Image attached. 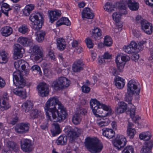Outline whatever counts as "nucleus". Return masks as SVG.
<instances>
[{
	"label": "nucleus",
	"instance_id": "13d9d810",
	"mask_svg": "<svg viewBox=\"0 0 153 153\" xmlns=\"http://www.w3.org/2000/svg\"><path fill=\"white\" fill-rule=\"evenodd\" d=\"M32 55L34 56L33 58L34 60L36 61H37L42 58L43 56V53L42 52L36 54H33Z\"/></svg>",
	"mask_w": 153,
	"mask_h": 153
},
{
	"label": "nucleus",
	"instance_id": "c03bdc74",
	"mask_svg": "<svg viewBox=\"0 0 153 153\" xmlns=\"http://www.w3.org/2000/svg\"><path fill=\"white\" fill-rule=\"evenodd\" d=\"M41 47H39L38 45H34L30 48L32 55L42 52L41 50Z\"/></svg>",
	"mask_w": 153,
	"mask_h": 153
},
{
	"label": "nucleus",
	"instance_id": "052dcab7",
	"mask_svg": "<svg viewBox=\"0 0 153 153\" xmlns=\"http://www.w3.org/2000/svg\"><path fill=\"white\" fill-rule=\"evenodd\" d=\"M31 69L33 71H36L39 75H41L42 72L41 71L40 67L37 65H35L33 66L31 68Z\"/></svg>",
	"mask_w": 153,
	"mask_h": 153
},
{
	"label": "nucleus",
	"instance_id": "58836bf2",
	"mask_svg": "<svg viewBox=\"0 0 153 153\" xmlns=\"http://www.w3.org/2000/svg\"><path fill=\"white\" fill-rule=\"evenodd\" d=\"M34 8V5L33 4H29L26 5L24 10L23 14L26 16H28Z\"/></svg>",
	"mask_w": 153,
	"mask_h": 153
},
{
	"label": "nucleus",
	"instance_id": "f3484780",
	"mask_svg": "<svg viewBox=\"0 0 153 153\" xmlns=\"http://www.w3.org/2000/svg\"><path fill=\"white\" fill-rule=\"evenodd\" d=\"M29 117L30 119H33L39 118L41 120L45 118L43 112L37 109H33L31 111Z\"/></svg>",
	"mask_w": 153,
	"mask_h": 153
},
{
	"label": "nucleus",
	"instance_id": "5fc2aeb1",
	"mask_svg": "<svg viewBox=\"0 0 153 153\" xmlns=\"http://www.w3.org/2000/svg\"><path fill=\"white\" fill-rule=\"evenodd\" d=\"M85 42L87 45V47L89 48H93L94 44L92 41L91 39L89 38H87L85 40Z\"/></svg>",
	"mask_w": 153,
	"mask_h": 153
},
{
	"label": "nucleus",
	"instance_id": "a19ab883",
	"mask_svg": "<svg viewBox=\"0 0 153 153\" xmlns=\"http://www.w3.org/2000/svg\"><path fill=\"white\" fill-rule=\"evenodd\" d=\"M1 8L2 12L7 16H8V12L11 10L9 5L6 3H4L2 4Z\"/></svg>",
	"mask_w": 153,
	"mask_h": 153
},
{
	"label": "nucleus",
	"instance_id": "f03ea898",
	"mask_svg": "<svg viewBox=\"0 0 153 153\" xmlns=\"http://www.w3.org/2000/svg\"><path fill=\"white\" fill-rule=\"evenodd\" d=\"M22 61L24 62V60L21 59L14 63L15 67L17 71L14 72L13 74V83L17 88L14 89L13 91L15 94L19 96H22L25 93L24 91L19 89V88H22L24 87L25 84V80L19 70Z\"/></svg>",
	"mask_w": 153,
	"mask_h": 153
},
{
	"label": "nucleus",
	"instance_id": "a18cd8bd",
	"mask_svg": "<svg viewBox=\"0 0 153 153\" xmlns=\"http://www.w3.org/2000/svg\"><path fill=\"white\" fill-rule=\"evenodd\" d=\"M104 9L108 12H111L115 9V5L109 2L107 3L104 7Z\"/></svg>",
	"mask_w": 153,
	"mask_h": 153
},
{
	"label": "nucleus",
	"instance_id": "b1692460",
	"mask_svg": "<svg viewBox=\"0 0 153 153\" xmlns=\"http://www.w3.org/2000/svg\"><path fill=\"white\" fill-rule=\"evenodd\" d=\"M18 41L20 44L25 46L31 45L33 43V40L32 39L22 37H19Z\"/></svg>",
	"mask_w": 153,
	"mask_h": 153
},
{
	"label": "nucleus",
	"instance_id": "423d86ee",
	"mask_svg": "<svg viewBox=\"0 0 153 153\" xmlns=\"http://www.w3.org/2000/svg\"><path fill=\"white\" fill-rule=\"evenodd\" d=\"M140 87L139 83L134 80L129 81L127 84V93L130 95L135 94H138L140 91Z\"/></svg>",
	"mask_w": 153,
	"mask_h": 153
},
{
	"label": "nucleus",
	"instance_id": "7c9ffc66",
	"mask_svg": "<svg viewBox=\"0 0 153 153\" xmlns=\"http://www.w3.org/2000/svg\"><path fill=\"white\" fill-rule=\"evenodd\" d=\"M12 32V28L9 26H4L0 30V32L1 35L5 37L9 36L11 34Z\"/></svg>",
	"mask_w": 153,
	"mask_h": 153
},
{
	"label": "nucleus",
	"instance_id": "39448f33",
	"mask_svg": "<svg viewBox=\"0 0 153 153\" xmlns=\"http://www.w3.org/2000/svg\"><path fill=\"white\" fill-rule=\"evenodd\" d=\"M70 83V81L68 78L61 76L53 81L52 86L56 90H60L68 87Z\"/></svg>",
	"mask_w": 153,
	"mask_h": 153
},
{
	"label": "nucleus",
	"instance_id": "603ef678",
	"mask_svg": "<svg viewBox=\"0 0 153 153\" xmlns=\"http://www.w3.org/2000/svg\"><path fill=\"white\" fill-rule=\"evenodd\" d=\"M127 134L129 137L130 138H132L134 137L136 133V131L134 128L127 129Z\"/></svg>",
	"mask_w": 153,
	"mask_h": 153
},
{
	"label": "nucleus",
	"instance_id": "412c9836",
	"mask_svg": "<svg viewBox=\"0 0 153 153\" xmlns=\"http://www.w3.org/2000/svg\"><path fill=\"white\" fill-rule=\"evenodd\" d=\"M5 148H6L9 150L15 151L18 149L17 144L13 141L10 140L7 138L4 139V141Z\"/></svg>",
	"mask_w": 153,
	"mask_h": 153
},
{
	"label": "nucleus",
	"instance_id": "473e14b6",
	"mask_svg": "<svg viewBox=\"0 0 153 153\" xmlns=\"http://www.w3.org/2000/svg\"><path fill=\"white\" fill-rule=\"evenodd\" d=\"M127 3L128 7L131 10L136 11L138 9L139 4L134 0H128Z\"/></svg>",
	"mask_w": 153,
	"mask_h": 153
},
{
	"label": "nucleus",
	"instance_id": "de8ad7c7",
	"mask_svg": "<svg viewBox=\"0 0 153 153\" xmlns=\"http://www.w3.org/2000/svg\"><path fill=\"white\" fill-rule=\"evenodd\" d=\"M81 121V117L77 114H75L72 117V122L75 125H78Z\"/></svg>",
	"mask_w": 153,
	"mask_h": 153
},
{
	"label": "nucleus",
	"instance_id": "6e6552de",
	"mask_svg": "<svg viewBox=\"0 0 153 153\" xmlns=\"http://www.w3.org/2000/svg\"><path fill=\"white\" fill-rule=\"evenodd\" d=\"M136 21L138 23H140L141 28L147 34H151L152 31V25L146 20H142L141 16H137L136 17Z\"/></svg>",
	"mask_w": 153,
	"mask_h": 153
},
{
	"label": "nucleus",
	"instance_id": "72a5a7b5",
	"mask_svg": "<svg viewBox=\"0 0 153 153\" xmlns=\"http://www.w3.org/2000/svg\"><path fill=\"white\" fill-rule=\"evenodd\" d=\"M56 41L58 49L60 51L63 50L66 47L65 39L62 38H59L57 39Z\"/></svg>",
	"mask_w": 153,
	"mask_h": 153
},
{
	"label": "nucleus",
	"instance_id": "864d4df0",
	"mask_svg": "<svg viewBox=\"0 0 153 153\" xmlns=\"http://www.w3.org/2000/svg\"><path fill=\"white\" fill-rule=\"evenodd\" d=\"M133 148L131 146L126 147L123 151L122 153H133Z\"/></svg>",
	"mask_w": 153,
	"mask_h": 153
},
{
	"label": "nucleus",
	"instance_id": "4c0bfd02",
	"mask_svg": "<svg viewBox=\"0 0 153 153\" xmlns=\"http://www.w3.org/2000/svg\"><path fill=\"white\" fill-rule=\"evenodd\" d=\"M67 137L65 135H61L56 141L57 145H65L67 142Z\"/></svg>",
	"mask_w": 153,
	"mask_h": 153
},
{
	"label": "nucleus",
	"instance_id": "49530a36",
	"mask_svg": "<svg viewBox=\"0 0 153 153\" xmlns=\"http://www.w3.org/2000/svg\"><path fill=\"white\" fill-rule=\"evenodd\" d=\"M110 123L109 119L108 118L104 119L102 118L100 119V121L98 122L97 124L100 127H102L104 126L108 125Z\"/></svg>",
	"mask_w": 153,
	"mask_h": 153
},
{
	"label": "nucleus",
	"instance_id": "ea45409f",
	"mask_svg": "<svg viewBox=\"0 0 153 153\" xmlns=\"http://www.w3.org/2000/svg\"><path fill=\"white\" fill-rule=\"evenodd\" d=\"M8 56V53L5 51L2 50L0 51V57L2 60L1 64L5 63L7 62Z\"/></svg>",
	"mask_w": 153,
	"mask_h": 153
},
{
	"label": "nucleus",
	"instance_id": "6ab92c4d",
	"mask_svg": "<svg viewBox=\"0 0 153 153\" xmlns=\"http://www.w3.org/2000/svg\"><path fill=\"white\" fill-rule=\"evenodd\" d=\"M68 127L70 128V130L68 131V135L70 138L71 140V139L73 140L75 137L79 136L81 132L80 129L76 127H74V128H71L70 126Z\"/></svg>",
	"mask_w": 153,
	"mask_h": 153
},
{
	"label": "nucleus",
	"instance_id": "09e8293b",
	"mask_svg": "<svg viewBox=\"0 0 153 153\" xmlns=\"http://www.w3.org/2000/svg\"><path fill=\"white\" fill-rule=\"evenodd\" d=\"M112 44V39L109 36H106L104 38V45L107 47L111 46Z\"/></svg>",
	"mask_w": 153,
	"mask_h": 153
},
{
	"label": "nucleus",
	"instance_id": "0e129e2a",
	"mask_svg": "<svg viewBox=\"0 0 153 153\" xmlns=\"http://www.w3.org/2000/svg\"><path fill=\"white\" fill-rule=\"evenodd\" d=\"M59 59L60 61L63 62H67V60L64 55L62 54H59L58 55Z\"/></svg>",
	"mask_w": 153,
	"mask_h": 153
},
{
	"label": "nucleus",
	"instance_id": "0eeeda50",
	"mask_svg": "<svg viewBox=\"0 0 153 153\" xmlns=\"http://www.w3.org/2000/svg\"><path fill=\"white\" fill-rule=\"evenodd\" d=\"M129 59L130 57L126 55L121 53L118 54L116 58L115 62L119 71L121 72L123 70L125 62L129 61Z\"/></svg>",
	"mask_w": 153,
	"mask_h": 153
},
{
	"label": "nucleus",
	"instance_id": "5701e85b",
	"mask_svg": "<svg viewBox=\"0 0 153 153\" xmlns=\"http://www.w3.org/2000/svg\"><path fill=\"white\" fill-rule=\"evenodd\" d=\"M117 106L116 108L115 111L117 114H120L124 113L127 109V105L123 102H118Z\"/></svg>",
	"mask_w": 153,
	"mask_h": 153
},
{
	"label": "nucleus",
	"instance_id": "20e7f679",
	"mask_svg": "<svg viewBox=\"0 0 153 153\" xmlns=\"http://www.w3.org/2000/svg\"><path fill=\"white\" fill-rule=\"evenodd\" d=\"M84 143L85 147L91 152H100L103 147L101 142L96 138L88 137L85 139Z\"/></svg>",
	"mask_w": 153,
	"mask_h": 153
},
{
	"label": "nucleus",
	"instance_id": "680f3d73",
	"mask_svg": "<svg viewBox=\"0 0 153 153\" xmlns=\"http://www.w3.org/2000/svg\"><path fill=\"white\" fill-rule=\"evenodd\" d=\"M146 43V41H141L138 43V45H137L138 47L137 49L139 50H141L143 48V45Z\"/></svg>",
	"mask_w": 153,
	"mask_h": 153
},
{
	"label": "nucleus",
	"instance_id": "f704fd0d",
	"mask_svg": "<svg viewBox=\"0 0 153 153\" xmlns=\"http://www.w3.org/2000/svg\"><path fill=\"white\" fill-rule=\"evenodd\" d=\"M46 33L45 31L40 30L35 33L36 39L39 42H42L44 39Z\"/></svg>",
	"mask_w": 153,
	"mask_h": 153
},
{
	"label": "nucleus",
	"instance_id": "f8f14e48",
	"mask_svg": "<svg viewBox=\"0 0 153 153\" xmlns=\"http://www.w3.org/2000/svg\"><path fill=\"white\" fill-rule=\"evenodd\" d=\"M30 124L27 123H21L17 124L15 127V130L18 133L22 134L28 132Z\"/></svg>",
	"mask_w": 153,
	"mask_h": 153
},
{
	"label": "nucleus",
	"instance_id": "338daca9",
	"mask_svg": "<svg viewBox=\"0 0 153 153\" xmlns=\"http://www.w3.org/2000/svg\"><path fill=\"white\" fill-rule=\"evenodd\" d=\"M103 57L105 59H110L111 57V55L108 52H106L103 55Z\"/></svg>",
	"mask_w": 153,
	"mask_h": 153
},
{
	"label": "nucleus",
	"instance_id": "9b49d317",
	"mask_svg": "<svg viewBox=\"0 0 153 153\" xmlns=\"http://www.w3.org/2000/svg\"><path fill=\"white\" fill-rule=\"evenodd\" d=\"M9 102V96L7 93H4L1 98L0 102V110L3 111L11 107Z\"/></svg>",
	"mask_w": 153,
	"mask_h": 153
},
{
	"label": "nucleus",
	"instance_id": "1a4fd4ad",
	"mask_svg": "<svg viewBox=\"0 0 153 153\" xmlns=\"http://www.w3.org/2000/svg\"><path fill=\"white\" fill-rule=\"evenodd\" d=\"M123 9L124 12L123 13L121 12V10H120V11L118 12H116L113 13L112 15V17L114 21L116 22V26L119 27V30H121L122 29L123 25L120 22L121 16L122 14H126L127 12L125 10L126 7L124 6L123 8L122 7Z\"/></svg>",
	"mask_w": 153,
	"mask_h": 153
},
{
	"label": "nucleus",
	"instance_id": "7ed1b4c3",
	"mask_svg": "<svg viewBox=\"0 0 153 153\" xmlns=\"http://www.w3.org/2000/svg\"><path fill=\"white\" fill-rule=\"evenodd\" d=\"M90 103L93 112L97 117H105L111 114V109L109 106L103 104L95 98L91 99Z\"/></svg>",
	"mask_w": 153,
	"mask_h": 153
},
{
	"label": "nucleus",
	"instance_id": "8fccbe9b",
	"mask_svg": "<svg viewBox=\"0 0 153 153\" xmlns=\"http://www.w3.org/2000/svg\"><path fill=\"white\" fill-rule=\"evenodd\" d=\"M18 117L16 115H13L8 120L9 123L13 125L16 124L18 121Z\"/></svg>",
	"mask_w": 153,
	"mask_h": 153
},
{
	"label": "nucleus",
	"instance_id": "c9c22d12",
	"mask_svg": "<svg viewBox=\"0 0 153 153\" xmlns=\"http://www.w3.org/2000/svg\"><path fill=\"white\" fill-rule=\"evenodd\" d=\"M62 25H66L67 26L70 25L71 22L67 18L62 17L56 23V25L57 27H59Z\"/></svg>",
	"mask_w": 153,
	"mask_h": 153
},
{
	"label": "nucleus",
	"instance_id": "69168bd1",
	"mask_svg": "<svg viewBox=\"0 0 153 153\" xmlns=\"http://www.w3.org/2000/svg\"><path fill=\"white\" fill-rule=\"evenodd\" d=\"M130 95L127 93L125 97V100L126 101L130 103L132 100V95Z\"/></svg>",
	"mask_w": 153,
	"mask_h": 153
},
{
	"label": "nucleus",
	"instance_id": "dca6fc26",
	"mask_svg": "<svg viewBox=\"0 0 153 153\" xmlns=\"http://www.w3.org/2000/svg\"><path fill=\"white\" fill-rule=\"evenodd\" d=\"M14 53L13 58L15 59L21 58L23 56V53L24 52V50L22 46L16 44L13 46Z\"/></svg>",
	"mask_w": 153,
	"mask_h": 153
},
{
	"label": "nucleus",
	"instance_id": "c85d7f7f",
	"mask_svg": "<svg viewBox=\"0 0 153 153\" xmlns=\"http://www.w3.org/2000/svg\"><path fill=\"white\" fill-rule=\"evenodd\" d=\"M102 134L103 135L108 138H112L114 136V132L111 129L104 128L102 129Z\"/></svg>",
	"mask_w": 153,
	"mask_h": 153
},
{
	"label": "nucleus",
	"instance_id": "9d476101",
	"mask_svg": "<svg viewBox=\"0 0 153 153\" xmlns=\"http://www.w3.org/2000/svg\"><path fill=\"white\" fill-rule=\"evenodd\" d=\"M126 142V139L123 136L118 135L113 141V144L116 149L119 150L125 146Z\"/></svg>",
	"mask_w": 153,
	"mask_h": 153
},
{
	"label": "nucleus",
	"instance_id": "aec40b11",
	"mask_svg": "<svg viewBox=\"0 0 153 153\" xmlns=\"http://www.w3.org/2000/svg\"><path fill=\"white\" fill-rule=\"evenodd\" d=\"M61 15V13L59 10H56L50 11L49 13L50 21L52 23H53L54 21L56 20Z\"/></svg>",
	"mask_w": 153,
	"mask_h": 153
},
{
	"label": "nucleus",
	"instance_id": "4d7b16f0",
	"mask_svg": "<svg viewBox=\"0 0 153 153\" xmlns=\"http://www.w3.org/2000/svg\"><path fill=\"white\" fill-rule=\"evenodd\" d=\"M48 51V55L49 59L55 60L56 58L53 51L51 49H49Z\"/></svg>",
	"mask_w": 153,
	"mask_h": 153
},
{
	"label": "nucleus",
	"instance_id": "f257e3e1",
	"mask_svg": "<svg viewBox=\"0 0 153 153\" xmlns=\"http://www.w3.org/2000/svg\"><path fill=\"white\" fill-rule=\"evenodd\" d=\"M44 108L46 118L48 120H51V116L48 111L51 113L54 121H62L65 119L67 114L65 108L56 96L49 99Z\"/></svg>",
	"mask_w": 153,
	"mask_h": 153
},
{
	"label": "nucleus",
	"instance_id": "ddd939ff",
	"mask_svg": "<svg viewBox=\"0 0 153 153\" xmlns=\"http://www.w3.org/2000/svg\"><path fill=\"white\" fill-rule=\"evenodd\" d=\"M29 19L32 22V28L34 30H38L42 27L41 22L39 20L37 15L35 14L31 15L30 16Z\"/></svg>",
	"mask_w": 153,
	"mask_h": 153
},
{
	"label": "nucleus",
	"instance_id": "2f4dec72",
	"mask_svg": "<svg viewBox=\"0 0 153 153\" xmlns=\"http://www.w3.org/2000/svg\"><path fill=\"white\" fill-rule=\"evenodd\" d=\"M91 34L95 40L99 39L102 36L101 30L98 27H95L92 30Z\"/></svg>",
	"mask_w": 153,
	"mask_h": 153
},
{
	"label": "nucleus",
	"instance_id": "bb28decb",
	"mask_svg": "<svg viewBox=\"0 0 153 153\" xmlns=\"http://www.w3.org/2000/svg\"><path fill=\"white\" fill-rule=\"evenodd\" d=\"M94 16L93 13L89 8H85L82 12V17L83 18L92 19L93 18Z\"/></svg>",
	"mask_w": 153,
	"mask_h": 153
},
{
	"label": "nucleus",
	"instance_id": "37998d69",
	"mask_svg": "<svg viewBox=\"0 0 153 153\" xmlns=\"http://www.w3.org/2000/svg\"><path fill=\"white\" fill-rule=\"evenodd\" d=\"M21 68L22 70L23 71L26 75L28 74L30 67L29 66L28 64L25 60H24V62H22Z\"/></svg>",
	"mask_w": 153,
	"mask_h": 153
},
{
	"label": "nucleus",
	"instance_id": "774afa93",
	"mask_svg": "<svg viewBox=\"0 0 153 153\" xmlns=\"http://www.w3.org/2000/svg\"><path fill=\"white\" fill-rule=\"evenodd\" d=\"M71 45L73 48H75V49L79 45H78V42L76 40H74L71 43Z\"/></svg>",
	"mask_w": 153,
	"mask_h": 153
},
{
	"label": "nucleus",
	"instance_id": "e433bc0d",
	"mask_svg": "<svg viewBox=\"0 0 153 153\" xmlns=\"http://www.w3.org/2000/svg\"><path fill=\"white\" fill-rule=\"evenodd\" d=\"M131 105L132 108L130 110V117L135 123H138L137 122V121L139 120L140 119V117L138 116H135V106L132 105Z\"/></svg>",
	"mask_w": 153,
	"mask_h": 153
},
{
	"label": "nucleus",
	"instance_id": "a211bd4d",
	"mask_svg": "<svg viewBox=\"0 0 153 153\" xmlns=\"http://www.w3.org/2000/svg\"><path fill=\"white\" fill-rule=\"evenodd\" d=\"M137 47V44L134 42L132 41L129 45L125 46L123 50L126 52L130 54L134 52Z\"/></svg>",
	"mask_w": 153,
	"mask_h": 153
},
{
	"label": "nucleus",
	"instance_id": "393cba45",
	"mask_svg": "<svg viewBox=\"0 0 153 153\" xmlns=\"http://www.w3.org/2000/svg\"><path fill=\"white\" fill-rule=\"evenodd\" d=\"M125 79L120 77L117 76L114 79V82L116 87L119 89H122L125 85Z\"/></svg>",
	"mask_w": 153,
	"mask_h": 153
},
{
	"label": "nucleus",
	"instance_id": "cd10ccee",
	"mask_svg": "<svg viewBox=\"0 0 153 153\" xmlns=\"http://www.w3.org/2000/svg\"><path fill=\"white\" fill-rule=\"evenodd\" d=\"M83 64L82 61L78 60L74 63L72 66V70L74 72H79L83 69Z\"/></svg>",
	"mask_w": 153,
	"mask_h": 153
},
{
	"label": "nucleus",
	"instance_id": "4be33fe9",
	"mask_svg": "<svg viewBox=\"0 0 153 153\" xmlns=\"http://www.w3.org/2000/svg\"><path fill=\"white\" fill-rule=\"evenodd\" d=\"M153 146V142L150 141L145 142L141 150V153H151V149Z\"/></svg>",
	"mask_w": 153,
	"mask_h": 153
},
{
	"label": "nucleus",
	"instance_id": "6e6d98bb",
	"mask_svg": "<svg viewBox=\"0 0 153 153\" xmlns=\"http://www.w3.org/2000/svg\"><path fill=\"white\" fill-rule=\"evenodd\" d=\"M87 112V110L86 109L80 107L77 109L76 114H77L81 117V115H85Z\"/></svg>",
	"mask_w": 153,
	"mask_h": 153
},
{
	"label": "nucleus",
	"instance_id": "bf43d9fd",
	"mask_svg": "<svg viewBox=\"0 0 153 153\" xmlns=\"http://www.w3.org/2000/svg\"><path fill=\"white\" fill-rule=\"evenodd\" d=\"M82 90L83 92L85 93H88L90 91V88L89 87L84 85L82 87Z\"/></svg>",
	"mask_w": 153,
	"mask_h": 153
},
{
	"label": "nucleus",
	"instance_id": "3c124183",
	"mask_svg": "<svg viewBox=\"0 0 153 153\" xmlns=\"http://www.w3.org/2000/svg\"><path fill=\"white\" fill-rule=\"evenodd\" d=\"M28 30V29L27 26L24 25H21L18 29L19 31L23 34L26 33Z\"/></svg>",
	"mask_w": 153,
	"mask_h": 153
},
{
	"label": "nucleus",
	"instance_id": "c756f323",
	"mask_svg": "<svg viewBox=\"0 0 153 153\" xmlns=\"http://www.w3.org/2000/svg\"><path fill=\"white\" fill-rule=\"evenodd\" d=\"M52 128L51 130V133L53 136H56L61 132L59 125L57 123H53L52 124Z\"/></svg>",
	"mask_w": 153,
	"mask_h": 153
},
{
	"label": "nucleus",
	"instance_id": "a878e982",
	"mask_svg": "<svg viewBox=\"0 0 153 153\" xmlns=\"http://www.w3.org/2000/svg\"><path fill=\"white\" fill-rule=\"evenodd\" d=\"M33 106V102L30 100H27L24 102L22 105V110L25 112H28L32 109Z\"/></svg>",
	"mask_w": 153,
	"mask_h": 153
},
{
	"label": "nucleus",
	"instance_id": "e2e57ef3",
	"mask_svg": "<svg viewBox=\"0 0 153 153\" xmlns=\"http://www.w3.org/2000/svg\"><path fill=\"white\" fill-rule=\"evenodd\" d=\"M44 74L45 75L49 78L51 77L52 74L51 71L48 69H45L44 71Z\"/></svg>",
	"mask_w": 153,
	"mask_h": 153
},
{
	"label": "nucleus",
	"instance_id": "79ce46f5",
	"mask_svg": "<svg viewBox=\"0 0 153 153\" xmlns=\"http://www.w3.org/2000/svg\"><path fill=\"white\" fill-rule=\"evenodd\" d=\"M151 136V134L149 132H143L140 134L139 137L140 140L147 141L149 140Z\"/></svg>",
	"mask_w": 153,
	"mask_h": 153
},
{
	"label": "nucleus",
	"instance_id": "2eb2a0df",
	"mask_svg": "<svg viewBox=\"0 0 153 153\" xmlns=\"http://www.w3.org/2000/svg\"><path fill=\"white\" fill-rule=\"evenodd\" d=\"M22 150L25 152H29L32 150L31 141L27 139H23L21 141Z\"/></svg>",
	"mask_w": 153,
	"mask_h": 153
},
{
	"label": "nucleus",
	"instance_id": "4468645a",
	"mask_svg": "<svg viewBox=\"0 0 153 153\" xmlns=\"http://www.w3.org/2000/svg\"><path fill=\"white\" fill-rule=\"evenodd\" d=\"M39 95L42 97L47 96L49 94L48 87L47 85L44 82L40 83L37 86Z\"/></svg>",
	"mask_w": 153,
	"mask_h": 153
}]
</instances>
